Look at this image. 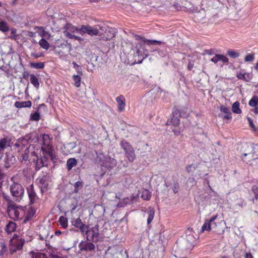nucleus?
<instances>
[{
    "label": "nucleus",
    "instance_id": "1",
    "mask_svg": "<svg viewBox=\"0 0 258 258\" xmlns=\"http://www.w3.org/2000/svg\"><path fill=\"white\" fill-rule=\"evenodd\" d=\"M42 138V146L41 147V151L44 154H48L51 160L55 162L56 160V157L53 147L51 143V139L48 134H43L41 135Z\"/></svg>",
    "mask_w": 258,
    "mask_h": 258
},
{
    "label": "nucleus",
    "instance_id": "2",
    "mask_svg": "<svg viewBox=\"0 0 258 258\" xmlns=\"http://www.w3.org/2000/svg\"><path fill=\"white\" fill-rule=\"evenodd\" d=\"M24 208L16 204H10L8 206V213L9 216L15 220H20L25 214Z\"/></svg>",
    "mask_w": 258,
    "mask_h": 258
},
{
    "label": "nucleus",
    "instance_id": "3",
    "mask_svg": "<svg viewBox=\"0 0 258 258\" xmlns=\"http://www.w3.org/2000/svg\"><path fill=\"white\" fill-rule=\"evenodd\" d=\"M10 191L15 201L19 202L24 196V189L21 184L14 182L10 186Z\"/></svg>",
    "mask_w": 258,
    "mask_h": 258
},
{
    "label": "nucleus",
    "instance_id": "4",
    "mask_svg": "<svg viewBox=\"0 0 258 258\" xmlns=\"http://www.w3.org/2000/svg\"><path fill=\"white\" fill-rule=\"evenodd\" d=\"M120 145L123 149L125 155L130 162H133L136 159L135 150L131 145L124 140L121 141Z\"/></svg>",
    "mask_w": 258,
    "mask_h": 258
},
{
    "label": "nucleus",
    "instance_id": "5",
    "mask_svg": "<svg viewBox=\"0 0 258 258\" xmlns=\"http://www.w3.org/2000/svg\"><path fill=\"white\" fill-rule=\"evenodd\" d=\"M25 239L22 238L19 239L13 238L11 239L10 244V252L11 254H13L17 250H21L25 243Z\"/></svg>",
    "mask_w": 258,
    "mask_h": 258
},
{
    "label": "nucleus",
    "instance_id": "6",
    "mask_svg": "<svg viewBox=\"0 0 258 258\" xmlns=\"http://www.w3.org/2000/svg\"><path fill=\"white\" fill-rule=\"evenodd\" d=\"M98 225H96L94 227L90 228L88 230L87 235V240L93 242H97L100 240V234L99 233Z\"/></svg>",
    "mask_w": 258,
    "mask_h": 258
},
{
    "label": "nucleus",
    "instance_id": "7",
    "mask_svg": "<svg viewBox=\"0 0 258 258\" xmlns=\"http://www.w3.org/2000/svg\"><path fill=\"white\" fill-rule=\"evenodd\" d=\"M100 30L103 32V34L100 36L103 40H109L115 37V30L114 28L101 26Z\"/></svg>",
    "mask_w": 258,
    "mask_h": 258
},
{
    "label": "nucleus",
    "instance_id": "8",
    "mask_svg": "<svg viewBox=\"0 0 258 258\" xmlns=\"http://www.w3.org/2000/svg\"><path fill=\"white\" fill-rule=\"evenodd\" d=\"M98 27L99 29L89 25H82L80 31L83 33H87L91 36L99 35L100 36L103 34V32L100 30V26H98Z\"/></svg>",
    "mask_w": 258,
    "mask_h": 258
},
{
    "label": "nucleus",
    "instance_id": "9",
    "mask_svg": "<svg viewBox=\"0 0 258 258\" xmlns=\"http://www.w3.org/2000/svg\"><path fill=\"white\" fill-rule=\"evenodd\" d=\"M142 49H143V48L142 47V44L139 42L136 43L135 44L133 45L132 47V50L133 51L134 57L135 58L136 57L141 58V60L138 59L139 63H141L143 58L147 56V55L145 54L144 52H143V50Z\"/></svg>",
    "mask_w": 258,
    "mask_h": 258
},
{
    "label": "nucleus",
    "instance_id": "10",
    "mask_svg": "<svg viewBox=\"0 0 258 258\" xmlns=\"http://www.w3.org/2000/svg\"><path fill=\"white\" fill-rule=\"evenodd\" d=\"M248 153H244L241 156V159L243 160V157H246L248 155H251L250 160H253L258 159V145L252 144L250 146H247Z\"/></svg>",
    "mask_w": 258,
    "mask_h": 258
},
{
    "label": "nucleus",
    "instance_id": "11",
    "mask_svg": "<svg viewBox=\"0 0 258 258\" xmlns=\"http://www.w3.org/2000/svg\"><path fill=\"white\" fill-rule=\"evenodd\" d=\"M37 181L38 182L39 186L41 188L42 192L47 190L48 183L50 181V177L47 172L42 177L38 178Z\"/></svg>",
    "mask_w": 258,
    "mask_h": 258
},
{
    "label": "nucleus",
    "instance_id": "12",
    "mask_svg": "<svg viewBox=\"0 0 258 258\" xmlns=\"http://www.w3.org/2000/svg\"><path fill=\"white\" fill-rule=\"evenodd\" d=\"M43 156L40 157L37 156V159L35 161V169L38 170L42 167H47L48 165L47 157L48 154H45L42 153Z\"/></svg>",
    "mask_w": 258,
    "mask_h": 258
},
{
    "label": "nucleus",
    "instance_id": "13",
    "mask_svg": "<svg viewBox=\"0 0 258 258\" xmlns=\"http://www.w3.org/2000/svg\"><path fill=\"white\" fill-rule=\"evenodd\" d=\"M80 251H93L95 248V245L90 241H82L79 244Z\"/></svg>",
    "mask_w": 258,
    "mask_h": 258
},
{
    "label": "nucleus",
    "instance_id": "14",
    "mask_svg": "<svg viewBox=\"0 0 258 258\" xmlns=\"http://www.w3.org/2000/svg\"><path fill=\"white\" fill-rule=\"evenodd\" d=\"M27 191L30 200V203L31 204L37 203L39 200V198L34 191L33 185L31 184L29 185L27 188Z\"/></svg>",
    "mask_w": 258,
    "mask_h": 258
},
{
    "label": "nucleus",
    "instance_id": "15",
    "mask_svg": "<svg viewBox=\"0 0 258 258\" xmlns=\"http://www.w3.org/2000/svg\"><path fill=\"white\" fill-rule=\"evenodd\" d=\"M4 166L5 168H10L16 162V158L12 154L6 153L4 159Z\"/></svg>",
    "mask_w": 258,
    "mask_h": 258
},
{
    "label": "nucleus",
    "instance_id": "16",
    "mask_svg": "<svg viewBox=\"0 0 258 258\" xmlns=\"http://www.w3.org/2000/svg\"><path fill=\"white\" fill-rule=\"evenodd\" d=\"M217 217V216L215 215L211 217L209 220H206L205 223L202 227V231L205 230L210 231L211 229H212V222L215 220Z\"/></svg>",
    "mask_w": 258,
    "mask_h": 258
},
{
    "label": "nucleus",
    "instance_id": "17",
    "mask_svg": "<svg viewBox=\"0 0 258 258\" xmlns=\"http://www.w3.org/2000/svg\"><path fill=\"white\" fill-rule=\"evenodd\" d=\"M116 100L118 104V110L119 112L122 111L125 106V100L122 95H120L116 97Z\"/></svg>",
    "mask_w": 258,
    "mask_h": 258
},
{
    "label": "nucleus",
    "instance_id": "18",
    "mask_svg": "<svg viewBox=\"0 0 258 258\" xmlns=\"http://www.w3.org/2000/svg\"><path fill=\"white\" fill-rule=\"evenodd\" d=\"M137 40H142V41L145 43H146L148 45H160L161 44V42L160 41H157L156 40H148L145 39V38H142L138 35L136 36Z\"/></svg>",
    "mask_w": 258,
    "mask_h": 258
},
{
    "label": "nucleus",
    "instance_id": "19",
    "mask_svg": "<svg viewBox=\"0 0 258 258\" xmlns=\"http://www.w3.org/2000/svg\"><path fill=\"white\" fill-rule=\"evenodd\" d=\"M106 161L107 162L106 164H105L103 161H102V163H100V164L101 165H105L106 166H107L110 168H112L115 167L117 165L116 160L110 157L106 158Z\"/></svg>",
    "mask_w": 258,
    "mask_h": 258
},
{
    "label": "nucleus",
    "instance_id": "20",
    "mask_svg": "<svg viewBox=\"0 0 258 258\" xmlns=\"http://www.w3.org/2000/svg\"><path fill=\"white\" fill-rule=\"evenodd\" d=\"M35 214V210L32 207L29 208L27 212L26 216L24 219L23 223H26L27 221H30Z\"/></svg>",
    "mask_w": 258,
    "mask_h": 258
},
{
    "label": "nucleus",
    "instance_id": "21",
    "mask_svg": "<svg viewBox=\"0 0 258 258\" xmlns=\"http://www.w3.org/2000/svg\"><path fill=\"white\" fill-rule=\"evenodd\" d=\"M32 103L30 101L22 102L16 101L14 104V106L16 108L30 107Z\"/></svg>",
    "mask_w": 258,
    "mask_h": 258
},
{
    "label": "nucleus",
    "instance_id": "22",
    "mask_svg": "<svg viewBox=\"0 0 258 258\" xmlns=\"http://www.w3.org/2000/svg\"><path fill=\"white\" fill-rule=\"evenodd\" d=\"M21 144H22L23 148L26 146L29 143L32 142L30 135H28L25 136L24 138H21Z\"/></svg>",
    "mask_w": 258,
    "mask_h": 258
},
{
    "label": "nucleus",
    "instance_id": "23",
    "mask_svg": "<svg viewBox=\"0 0 258 258\" xmlns=\"http://www.w3.org/2000/svg\"><path fill=\"white\" fill-rule=\"evenodd\" d=\"M141 197L145 200H149L151 197V194L147 189H143L141 191Z\"/></svg>",
    "mask_w": 258,
    "mask_h": 258
},
{
    "label": "nucleus",
    "instance_id": "24",
    "mask_svg": "<svg viewBox=\"0 0 258 258\" xmlns=\"http://www.w3.org/2000/svg\"><path fill=\"white\" fill-rule=\"evenodd\" d=\"M77 161L75 158H70L67 162V169L71 170L73 167L77 165Z\"/></svg>",
    "mask_w": 258,
    "mask_h": 258
},
{
    "label": "nucleus",
    "instance_id": "25",
    "mask_svg": "<svg viewBox=\"0 0 258 258\" xmlns=\"http://www.w3.org/2000/svg\"><path fill=\"white\" fill-rule=\"evenodd\" d=\"M64 28L67 29L70 33H75V32L81 31L80 29H78L76 27L74 26L69 23H67L64 27Z\"/></svg>",
    "mask_w": 258,
    "mask_h": 258
},
{
    "label": "nucleus",
    "instance_id": "26",
    "mask_svg": "<svg viewBox=\"0 0 258 258\" xmlns=\"http://www.w3.org/2000/svg\"><path fill=\"white\" fill-rule=\"evenodd\" d=\"M138 199V196H132L130 198L127 197L123 199V202L125 204H130L136 202Z\"/></svg>",
    "mask_w": 258,
    "mask_h": 258
},
{
    "label": "nucleus",
    "instance_id": "27",
    "mask_svg": "<svg viewBox=\"0 0 258 258\" xmlns=\"http://www.w3.org/2000/svg\"><path fill=\"white\" fill-rule=\"evenodd\" d=\"M16 229V225L13 222H10L6 226V231L9 233L14 231Z\"/></svg>",
    "mask_w": 258,
    "mask_h": 258
},
{
    "label": "nucleus",
    "instance_id": "28",
    "mask_svg": "<svg viewBox=\"0 0 258 258\" xmlns=\"http://www.w3.org/2000/svg\"><path fill=\"white\" fill-rule=\"evenodd\" d=\"M30 81L36 88L38 89L39 88V83L38 80L35 75L34 74H31L30 75Z\"/></svg>",
    "mask_w": 258,
    "mask_h": 258
},
{
    "label": "nucleus",
    "instance_id": "29",
    "mask_svg": "<svg viewBox=\"0 0 258 258\" xmlns=\"http://www.w3.org/2000/svg\"><path fill=\"white\" fill-rule=\"evenodd\" d=\"M63 33L64 34L65 36L70 38V39H75V40H77L79 41H81L83 40V39L79 36L74 35L72 34L70 32H69L67 30H66L63 32Z\"/></svg>",
    "mask_w": 258,
    "mask_h": 258
},
{
    "label": "nucleus",
    "instance_id": "30",
    "mask_svg": "<svg viewBox=\"0 0 258 258\" xmlns=\"http://www.w3.org/2000/svg\"><path fill=\"white\" fill-rule=\"evenodd\" d=\"M239 103L238 101L235 102L232 107V111L234 113H237V114H240L241 112V109L239 108Z\"/></svg>",
    "mask_w": 258,
    "mask_h": 258
},
{
    "label": "nucleus",
    "instance_id": "31",
    "mask_svg": "<svg viewBox=\"0 0 258 258\" xmlns=\"http://www.w3.org/2000/svg\"><path fill=\"white\" fill-rule=\"evenodd\" d=\"M155 214V211L153 209L149 208L148 211V217L147 219V224H149L153 220Z\"/></svg>",
    "mask_w": 258,
    "mask_h": 258
},
{
    "label": "nucleus",
    "instance_id": "32",
    "mask_svg": "<svg viewBox=\"0 0 258 258\" xmlns=\"http://www.w3.org/2000/svg\"><path fill=\"white\" fill-rule=\"evenodd\" d=\"M82 76L74 75L73 76V79L75 82V86L76 87H79L81 85V80Z\"/></svg>",
    "mask_w": 258,
    "mask_h": 258
},
{
    "label": "nucleus",
    "instance_id": "33",
    "mask_svg": "<svg viewBox=\"0 0 258 258\" xmlns=\"http://www.w3.org/2000/svg\"><path fill=\"white\" fill-rule=\"evenodd\" d=\"M39 44L42 48H43V49H44L45 50H48L49 47V43L43 38L41 39L39 41Z\"/></svg>",
    "mask_w": 258,
    "mask_h": 258
},
{
    "label": "nucleus",
    "instance_id": "34",
    "mask_svg": "<svg viewBox=\"0 0 258 258\" xmlns=\"http://www.w3.org/2000/svg\"><path fill=\"white\" fill-rule=\"evenodd\" d=\"M59 222L60 225L62 226V227L66 228L68 226V219L67 218L61 216L59 219Z\"/></svg>",
    "mask_w": 258,
    "mask_h": 258
},
{
    "label": "nucleus",
    "instance_id": "35",
    "mask_svg": "<svg viewBox=\"0 0 258 258\" xmlns=\"http://www.w3.org/2000/svg\"><path fill=\"white\" fill-rule=\"evenodd\" d=\"M30 66L34 69H42L44 67V62H31L30 63Z\"/></svg>",
    "mask_w": 258,
    "mask_h": 258
},
{
    "label": "nucleus",
    "instance_id": "36",
    "mask_svg": "<svg viewBox=\"0 0 258 258\" xmlns=\"http://www.w3.org/2000/svg\"><path fill=\"white\" fill-rule=\"evenodd\" d=\"M258 104V97L253 96L249 101L248 104L252 107H256Z\"/></svg>",
    "mask_w": 258,
    "mask_h": 258
},
{
    "label": "nucleus",
    "instance_id": "37",
    "mask_svg": "<svg viewBox=\"0 0 258 258\" xmlns=\"http://www.w3.org/2000/svg\"><path fill=\"white\" fill-rule=\"evenodd\" d=\"M78 228L80 229L81 232L82 234H87V233L88 232L89 226L88 225H85V224H83L82 225H81V226L79 227Z\"/></svg>",
    "mask_w": 258,
    "mask_h": 258
},
{
    "label": "nucleus",
    "instance_id": "38",
    "mask_svg": "<svg viewBox=\"0 0 258 258\" xmlns=\"http://www.w3.org/2000/svg\"><path fill=\"white\" fill-rule=\"evenodd\" d=\"M6 250L7 248L5 242L3 241H0V256L3 255Z\"/></svg>",
    "mask_w": 258,
    "mask_h": 258
},
{
    "label": "nucleus",
    "instance_id": "39",
    "mask_svg": "<svg viewBox=\"0 0 258 258\" xmlns=\"http://www.w3.org/2000/svg\"><path fill=\"white\" fill-rule=\"evenodd\" d=\"M0 30L4 32H7L9 30V27L6 23L3 21L0 22Z\"/></svg>",
    "mask_w": 258,
    "mask_h": 258
},
{
    "label": "nucleus",
    "instance_id": "40",
    "mask_svg": "<svg viewBox=\"0 0 258 258\" xmlns=\"http://www.w3.org/2000/svg\"><path fill=\"white\" fill-rule=\"evenodd\" d=\"M72 224L76 228H78L84 223L82 222L81 219L80 218H78L75 220L72 221Z\"/></svg>",
    "mask_w": 258,
    "mask_h": 258
},
{
    "label": "nucleus",
    "instance_id": "41",
    "mask_svg": "<svg viewBox=\"0 0 258 258\" xmlns=\"http://www.w3.org/2000/svg\"><path fill=\"white\" fill-rule=\"evenodd\" d=\"M40 119V114L38 112L32 113L30 115V119L34 121H38Z\"/></svg>",
    "mask_w": 258,
    "mask_h": 258
},
{
    "label": "nucleus",
    "instance_id": "42",
    "mask_svg": "<svg viewBox=\"0 0 258 258\" xmlns=\"http://www.w3.org/2000/svg\"><path fill=\"white\" fill-rule=\"evenodd\" d=\"M227 54L233 58H235L239 56V53L235 52L232 50H229L227 51Z\"/></svg>",
    "mask_w": 258,
    "mask_h": 258
},
{
    "label": "nucleus",
    "instance_id": "43",
    "mask_svg": "<svg viewBox=\"0 0 258 258\" xmlns=\"http://www.w3.org/2000/svg\"><path fill=\"white\" fill-rule=\"evenodd\" d=\"M28 147L25 150L24 153L21 155V159L22 161H26L28 160L29 155L28 154Z\"/></svg>",
    "mask_w": 258,
    "mask_h": 258
},
{
    "label": "nucleus",
    "instance_id": "44",
    "mask_svg": "<svg viewBox=\"0 0 258 258\" xmlns=\"http://www.w3.org/2000/svg\"><path fill=\"white\" fill-rule=\"evenodd\" d=\"M32 258H48L46 255L42 253H34L33 254Z\"/></svg>",
    "mask_w": 258,
    "mask_h": 258
},
{
    "label": "nucleus",
    "instance_id": "45",
    "mask_svg": "<svg viewBox=\"0 0 258 258\" xmlns=\"http://www.w3.org/2000/svg\"><path fill=\"white\" fill-rule=\"evenodd\" d=\"M75 189L74 191L75 192H77L80 188H81L83 186V183L81 181H77L75 183L74 185Z\"/></svg>",
    "mask_w": 258,
    "mask_h": 258
},
{
    "label": "nucleus",
    "instance_id": "46",
    "mask_svg": "<svg viewBox=\"0 0 258 258\" xmlns=\"http://www.w3.org/2000/svg\"><path fill=\"white\" fill-rule=\"evenodd\" d=\"M254 54H248L246 55L244 58V60L246 62H250L252 61L254 59Z\"/></svg>",
    "mask_w": 258,
    "mask_h": 258
},
{
    "label": "nucleus",
    "instance_id": "47",
    "mask_svg": "<svg viewBox=\"0 0 258 258\" xmlns=\"http://www.w3.org/2000/svg\"><path fill=\"white\" fill-rule=\"evenodd\" d=\"M6 143L7 139H3L0 141V152L5 148Z\"/></svg>",
    "mask_w": 258,
    "mask_h": 258
},
{
    "label": "nucleus",
    "instance_id": "48",
    "mask_svg": "<svg viewBox=\"0 0 258 258\" xmlns=\"http://www.w3.org/2000/svg\"><path fill=\"white\" fill-rule=\"evenodd\" d=\"M170 122L174 126H177L179 124V120L177 117H173L171 118Z\"/></svg>",
    "mask_w": 258,
    "mask_h": 258
},
{
    "label": "nucleus",
    "instance_id": "49",
    "mask_svg": "<svg viewBox=\"0 0 258 258\" xmlns=\"http://www.w3.org/2000/svg\"><path fill=\"white\" fill-rule=\"evenodd\" d=\"M132 182V181L131 178H126L124 181L123 185L125 188H128Z\"/></svg>",
    "mask_w": 258,
    "mask_h": 258
},
{
    "label": "nucleus",
    "instance_id": "50",
    "mask_svg": "<svg viewBox=\"0 0 258 258\" xmlns=\"http://www.w3.org/2000/svg\"><path fill=\"white\" fill-rule=\"evenodd\" d=\"M220 110L221 112H223V113H224L225 114L228 113L229 112H230V109L228 107H227L225 106H223V105H221L220 106Z\"/></svg>",
    "mask_w": 258,
    "mask_h": 258
},
{
    "label": "nucleus",
    "instance_id": "51",
    "mask_svg": "<svg viewBox=\"0 0 258 258\" xmlns=\"http://www.w3.org/2000/svg\"><path fill=\"white\" fill-rule=\"evenodd\" d=\"M219 60H221L224 63L228 62V58L225 55L219 54Z\"/></svg>",
    "mask_w": 258,
    "mask_h": 258
},
{
    "label": "nucleus",
    "instance_id": "52",
    "mask_svg": "<svg viewBox=\"0 0 258 258\" xmlns=\"http://www.w3.org/2000/svg\"><path fill=\"white\" fill-rule=\"evenodd\" d=\"M75 69L77 73V75L83 76L82 69L80 66L76 68Z\"/></svg>",
    "mask_w": 258,
    "mask_h": 258
},
{
    "label": "nucleus",
    "instance_id": "53",
    "mask_svg": "<svg viewBox=\"0 0 258 258\" xmlns=\"http://www.w3.org/2000/svg\"><path fill=\"white\" fill-rule=\"evenodd\" d=\"M21 139H19V140H18L16 141V142L15 144V146L18 148H21L22 149H23L22 144H21Z\"/></svg>",
    "mask_w": 258,
    "mask_h": 258
},
{
    "label": "nucleus",
    "instance_id": "54",
    "mask_svg": "<svg viewBox=\"0 0 258 258\" xmlns=\"http://www.w3.org/2000/svg\"><path fill=\"white\" fill-rule=\"evenodd\" d=\"M5 176V174L3 173L2 171L0 170V187L3 184V179Z\"/></svg>",
    "mask_w": 258,
    "mask_h": 258
},
{
    "label": "nucleus",
    "instance_id": "55",
    "mask_svg": "<svg viewBox=\"0 0 258 258\" xmlns=\"http://www.w3.org/2000/svg\"><path fill=\"white\" fill-rule=\"evenodd\" d=\"M211 61L214 63H217L219 61V54H216V55L211 59Z\"/></svg>",
    "mask_w": 258,
    "mask_h": 258
},
{
    "label": "nucleus",
    "instance_id": "56",
    "mask_svg": "<svg viewBox=\"0 0 258 258\" xmlns=\"http://www.w3.org/2000/svg\"><path fill=\"white\" fill-rule=\"evenodd\" d=\"M237 77L239 79H243L246 81H248L247 80H246L245 77V74H244L239 73V74H237Z\"/></svg>",
    "mask_w": 258,
    "mask_h": 258
},
{
    "label": "nucleus",
    "instance_id": "57",
    "mask_svg": "<svg viewBox=\"0 0 258 258\" xmlns=\"http://www.w3.org/2000/svg\"><path fill=\"white\" fill-rule=\"evenodd\" d=\"M178 187V183H175L174 185H173V188H172V189H173V190L174 193L177 192Z\"/></svg>",
    "mask_w": 258,
    "mask_h": 258
},
{
    "label": "nucleus",
    "instance_id": "58",
    "mask_svg": "<svg viewBox=\"0 0 258 258\" xmlns=\"http://www.w3.org/2000/svg\"><path fill=\"white\" fill-rule=\"evenodd\" d=\"M231 118H232V117H231V112H229V113H226L224 116V118H225L227 119H231Z\"/></svg>",
    "mask_w": 258,
    "mask_h": 258
},
{
    "label": "nucleus",
    "instance_id": "59",
    "mask_svg": "<svg viewBox=\"0 0 258 258\" xmlns=\"http://www.w3.org/2000/svg\"><path fill=\"white\" fill-rule=\"evenodd\" d=\"M247 119H248V122L249 123V125L253 128H254V123H253L252 119L249 117H248Z\"/></svg>",
    "mask_w": 258,
    "mask_h": 258
},
{
    "label": "nucleus",
    "instance_id": "60",
    "mask_svg": "<svg viewBox=\"0 0 258 258\" xmlns=\"http://www.w3.org/2000/svg\"><path fill=\"white\" fill-rule=\"evenodd\" d=\"M238 204L241 207H243V206H246V202L244 201L241 200L240 201V202Z\"/></svg>",
    "mask_w": 258,
    "mask_h": 258
},
{
    "label": "nucleus",
    "instance_id": "61",
    "mask_svg": "<svg viewBox=\"0 0 258 258\" xmlns=\"http://www.w3.org/2000/svg\"><path fill=\"white\" fill-rule=\"evenodd\" d=\"M49 258H65L64 257L59 256L56 254H50L49 256Z\"/></svg>",
    "mask_w": 258,
    "mask_h": 258
},
{
    "label": "nucleus",
    "instance_id": "62",
    "mask_svg": "<svg viewBox=\"0 0 258 258\" xmlns=\"http://www.w3.org/2000/svg\"><path fill=\"white\" fill-rule=\"evenodd\" d=\"M252 190L254 194L255 193L258 192V187L256 185H253L252 187Z\"/></svg>",
    "mask_w": 258,
    "mask_h": 258
},
{
    "label": "nucleus",
    "instance_id": "63",
    "mask_svg": "<svg viewBox=\"0 0 258 258\" xmlns=\"http://www.w3.org/2000/svg\"><path fill=\"white\" fill-rule=\"evenodd\" d=\"M29 76V74L28 72H25L23 74V78L25 79H27L28 78Z\"/></svg>",
    "mask_w": 258,
    "mask_h": 258
},
{
    "label": "nucleus",
    "instance_id": "64",
    "mask_svg": "<svg viewBox=\"0 0 258 258\" xmlns=\"http://www.w3.org/2000/svg\"><path fill=\"white\" fill-rule=\"evenodd\" d=\"M244 257L245 258H253V256H252V255H251V253H246L245 254Z\"/></svg>",
    "mask_w": 258,
    "mask_h": 258
}]
</instances>
